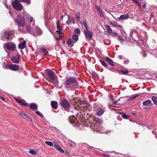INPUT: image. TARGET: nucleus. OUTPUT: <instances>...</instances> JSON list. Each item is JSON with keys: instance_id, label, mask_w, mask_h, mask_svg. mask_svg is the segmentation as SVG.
<instances>
[{"instance_id": "1", "label": "nucleus", "mask_w": 157, "mask_h": 157, "mask_svg": "<svg viewBox=\"0 0 157 157\" xmlns=\"http://www.w3.org/2000/svg\"><path fill=\"white\" fill-rule=\"evenodd\" d=\"M48 77L51 79L49 82L53 83L55 85H58L59 83L57 80V76L55 75L54 72L49 71L48 72Z\"/></svg>"}, {"instance_id": "2", "label": "nucleus", "mask_w": 157, "mask_h": 157, "mask_svg": "<svg viewBox=\"0 0 157 157\" xmlns=\"http://www.w3.org/2000/svg\"><path fill=\"white\" fill-rule=\"evenodd\" d=\"M15 21L19 27H24L25 25V19L23 16L21 15H18Z\"/></svg>"}, {"instance_id": "3", "label": "nucleus", "mask_w": 157, "mask_h": 157, "mask_svg": "<svg viewBox=\"0 0 157 157\" xmlns=\"http://www.w3.org/2000/svg\"><path fill=\"white\" fill-rule=\"evenodd\" d=\"M73 83H75L76 85L78 84L76 79L75 77L70 78L67 79L64 83V85L66 88H69L71 85Z\"/></svg>"}, {"instance_id": "4", "label": "nucleus", "mask_w": 157, "mask_h": 157, "mask_svg": "<svg viewBox=\"0 0 157 157\" xmlns=\"http://www.w3.org/2000/svg\"><path fill=\"white\" fill-rule=\"evenodd\" d=\"M27 31L31 34H32L34 36H38L39 34V31L38 28H36L32 31L31 28L29 26H26Z\"/></svg>"}, {"instance_id": "5", "label": "nucleus", "mask_w": 157, "mask_h": 157, "mask_svg": "<svg viewBox=\"0 0 157 157\" xmlns=\"http://www.w3.org/2000/svg\"><path fill=\"white\" fill-rule=\"evenodd\" d=\"M3 48L6 52H7L6 49L11 51H14L15 49L16 46L12 42H8L4 44Z\"/></svg>"}, {"instance_id": "6", "label": "nucleus", "mask_w": 157, "mask_h": 157, "mask_svg": "<svg viewBox=\"0 0 157 157\" xmlns=\"http://www.w3.org/2000/svg\"><path fill=\"white\" fill-rule=\"evenodd\" d=\"M13 7L18 11H21L22 10L23 6L20 3L18 0H14L12 3Z\"/></svg>"}, {"instance_id": "7", "label": "nucleus", "mask_w": 157, "mask_h": 157, "mask_svg": "<svg viewBox=\"0 0 157 157\" xmlns=\"http://www.w3.org/2000/svg\"><path fill=\"white\" fill-rule=\"evenodd\" d=\"M19 114L21 116L25 119L28 120L29 121H30L32 122L33 123L34 120L32 119V118L29 116L27 114L25 113L21 112L19 113Z\"/></svg>"}, {"instance_id": "8", "label": "nucleus", "mask_w": 157, "mask_h": 157, "mask_svg": "<svg viewBox=\"0 0 157 157\" xmlns=\"http://www.w3.org/2000/svg\"><path fill=\"white\" fill-rule=\"evenodd\" d=\"M6 67L9 68L11 70L14 71H17L18 70L19 66L17 64H6Z\"/></svg>"}, {"instance_id": "9", "label": "nucleus", "mask_w": 157, "mask_h": 157, "mask_svg": "<svg viewBox=\"0 0 157 157\" xmlns=\"http://www.w3.org/2000/svg\"><path fill=\"white\" fill-rule=\"evenodd\" d=\"M60 104L62 106L66 109H67V110L68 111H69L68 108L70 106V105L68 102L66 100H62L60 102Z\"/></svg>"}, {"instance_id": "10", "label": "nucleus", "mask_w": 157, "mask_h": 157, "mask_svg": "<svg viewBox=\"0 0 157 157\" xmlns=\"http://www.w3.org/2000/svg\"><path fill=\"white\" fill-rule=\"evenodd\" d=\"M84 34L86 38L89 40H90L92 37V33L89 31L88 29L84 31Z\"/></svg>"}, {"instance_id": "11", "label": "nucleus", "mask_w": 157, "mask_h": 157, "mask_svg": "<svg viewBox=\"0 0 157 157\" xmlns=\"http://www.w3.org/2000/svg\"><path fill=\"white\" fill-rule=\"evenodd\" d=\"M53 143L54 144V147L55 148L62 153H64V150L58 144L57 142H54Z\"/></svg>"}, {"instance_id": "12", "label": "nucleus", "mask_w": 157, "mask_h": 157, "mask_svg": "<svg viewBox=\"0 0 157 157\" xmlns=\"http://www.w3.org/2000/svg\"><path fill=\"white\" fill-rule=\"evenodd\" d=\"M20 59V56L18 54L12 58L11 60L13 63H17L19 62Z\"/></svg>"}, {"instance_id": "13", "label": "nucleus", "mask_w": 157, "mask_h": 157, "mask_svg": "<svg viewBox=\"0 0 157 157\" xmlns=\"http://www.w3.org/2000/svg\"><path fill=\"white\" fill-rule=\"evenodd\" d=\"M67 15L68 17V20L66 21V24L69 25L72 23L74 24L75 22V18L73 17L70 18L68 15Z\"/></svg>"}, {"instance_id": "14", "label": "nucleus", "mask_w": 157, "mask_h": 157, "mask_svg": "<svg viewBox=\"0 0 157 157\" xmlns=\"http://www.w3.org/2000/svg\"><path fill=\"white\" fill-rule=\"evenodd\" d=\"M129 17V16L127 14L121 15L119 18L118 20L119 21L128 19Z\"/></svg>"}, {"instance_id": "15", "label": "nucleus", "mask_w": 157, "mask_h": 157, "mask_svg": "<svg viewBox=\"0 0 157 157\" xmlns=\"http://www.w3.org/2000/svg\"><path fill=\"white\" fill-rule=\"evenodd\" d=\"M41 51L42 54H41V55H40V56H41L44 57L48 54V52L45 48H41Z\"/></svg>"}, {"instance_id": "16", "label": "nucleus", "mask_w": 157, "mask_h": 157, "mask_svg": "<svg viewBox=\"0 0 157 157\" xmlns=\"http://www.w3.org/2000/svg\"><path fill=\"white\" fill-rule=\"evenodd\" d=\"M76 42H74L72 41L71 39H69L67 40V43L68 46L71 47L74 45V44Z\"/></svg>"}, {"instance_id": "17", "label": "nucleus", "mask_w": 157, "mask_h": 157, "mask_svg": "<svg viewBox=\"0 0 157 157\" xmlns=\"http://www.w3.org/2000/svg\"><path fill=\"white\" fill-rule=\"evenodd\" d=\"M26 44V41L24 40L23 42L19 44L18 48L20 49H23L25 47Z\"/></svg>"}, {"instance_id": "18", "label": "nucleus", "mask_w": 157, "mask_h": 157, "mask_svg": "<svg viewBox=\"0 0 157 157\" xmlns=\"http://www.w3.org/2000/svg\"><path fill=\"white\" fill-rule=\"evenodd\" d=\"M51 105L52 108L56 109L58 107V103L56 101H52L51 102Z\"/></svg>"}, {"instance_id": "19", "label": "nucleus", "mask_w": 157, "mask_h": 157, "mask_svg": "<svg viewBox=\"0 0 157 157\" xmlns=\"http://www.w3.org/2000/svg\"><path fill=\"white\" fill-rule=\"evenodd\" d=\"M95 110L96 111V112L98 116L101 115L104 113L103 110L100 108L99 109L97 108V109H95Z\"/></svg>"}, {"instance_id": "20", "label": "nucleus", "mask_w": 157, "mask_h": 157, "mask_svg": "<svg viewBox=\"0 0 157 157\" xmlns=\"http://www.w3.org/2000/svg\"><path fill=\"white\" fill-rule=\"evenodd\" d=\"M57 31H56L57 32V33H60L61 32H63V29L62 27L59 25L58 22H57Z\"/></svg>"}, {"instance_id": "21", "label": "nucleus", "mask_w": 157, "mask_h": 157, "mask_svg": "<svg viewBox=\"0 0 157 157\" xmlns=\"http://www.w3.org/2000/svg\"><path fill=\"white\" fill-rule=\"evenodd\" d=\"M96 9L97 11L98 12L100 16L101 17H104V15L103 14L101 10L100 9V7L98 6H96Z\"/></svg>"}, {"instance_id": "22", "label": "nucleus", "mask_w": 157, "mask_h": 157, "mask_svg": "<svg viewBox=\"0 0 157 157\" xmlns=\"http://www.w3.org/2000/svg\"><path fill=\"white\" fill-rule=\"evenodd\" d=\"M19 103L24 106H28L29 105V104L25 100L22 99L20 100Z\"/></svg>"}, {"instance_id": "23", "label": "nucleus", "mask_w": 157, "mask_h": 157, "mask_svg": "<svg viewBox=\"0 0 157 157\" xmlns=\"http://www.w3.org/2000/svg\"><path fill=\"white\" fill-rule=\"evenodd\" d=\"M106 59L107 62L111 66H113V61L110 58L108 57H106Z\"/></svg>"}, {"instance_id": "24", "label": "nucleus", "mask_w": 157, "mask_h": 157, "mask_svg": "<svg viewBox=\"0 0 157 157\" xmlns=\"http://www.w3.org/2000/svg\"><path fill=\"white\" fill-rule=\"evenodd\" d=\"M29 108L32 110H36L37 109V106L35 104L31 103L30 105Z\"/></svg>"}, {"instance_id": "25", "label": "nucleus", "mask_w": 157, "mask_h": 157, "mask_svg": "<svg viewBox=\"0 0 157 157\" xmlns=\"http://www.w3.org/2000/svg\"><path fill=\"white\" fill-rule=\"evenodd\" d=\"M110 24L112 25L115 27H120L121 28H122V27L120 25L117 23L116 21H112L111 22Z\"/></svg>"}, {"instance_id": "26", "label": "nucleus", "mask_w": 157, "mask_h": 157, "mask_svg": "<svg viewBox=\"0 0 157 157\" xmlns=\"http://www.w3.org/2000/svg\"><path fill=\"white\" fill-rule=\"evenodd\" d=\"M105 27L107 29V32L110 34L112 33V31L111 29L107 25H105Z\"/></svg>"}, {"instance_id": "27", "label": "nucleus", "mask_w": 157, "mask_h": 157, "mask_svg": "<svg viewBox=\"0 0 157 157\" xmlns=\"http://www.w3.org/2000/svg\"><path fill=\"white\" fill-rule=\"evenodd\" d=\"M151 101L150 100H147L146 101L143 102V104L144 105H148L151 103Z\"/></svg>"}, {"instance_id": "28", "label": "nucleus", "mask_w": 157, "mask_h": 157, "mask_svg": "<svg viewBox=\"0 0 157 157\" xmlns=\"http://www.w3.org/2000/svg\"><path fill=\"white\" fill-rule=\"evenodd\" d=\"M58 33L59 34V36L56 38V39L57 40H59L62 39L63 33V32H61L60 33Z\"/></svg>"}, {"instance_id": "29", "label": "nucleus", "mask_w": 157, "mask_h": 157, "mask_svg": "<svg viewBox=\"0 0 157 157\" xmlns=\"http://www.w3.org/2000/svg\"><path fill=\"white\" fill-rule=\"evenodd\" d=\"M94 120L95 122L98 124L102 123L103 122L101 120L97 117L94 118Z\"/></svg>"}, {"instance_id": "30", "label": "nucleus", "mask_w": 157, "mask_h": 157, "mask_svg": "<svg viewBox=\"0 0 157 157\" xmlns=\"http://www.w3.org/2000/svg\"><path fill=\"white\" fill-rule=\"evenodd\" d=\"M151 100L153 101L154 104L157 105V97L155 96H152L151 97Z\"/></svg>"}, {"instance_id": "31", "label": "nucleus", "mask_w": 157, "mask_h": 157, "mask_svg": "<svg viewBox=\"0 0 157 157\" xmlns=\"http://www.w3.org/2000/svg\"><path fill=\"white\" fill-rule=\"evenodd\" d=\"M70 121L71 123L74 124L76 122V121L75 120V118H74L72 116L70 117Z\"/></svg>"}, {"instance_id": "32", "label": "nucleus", "mask_w": 157, "mask_h": 157, "mask_svg": "<svg viewBox=\"0 0 157 157\" xmlns=\"http://www.w3.org/2000/svg\"><path fill=\"white\" fill-rule=\"evenodd\" d=\"M139 95H140V94H139V95L135 94V95H132V96L128 98V101H130L132 100H133V99H134V98H136L137 97H138Z\"/></svg>"}, {"instance_id": "33", "label": "nucleus", "mask_w": 157, "mask_h": 157, "mask_svg": "<svg viewBox=\"0 0 157 157\" xmlns=\"http://www.w3.org/2000/svg\"><path fill=\"white\" fill-rule=\"evenodd\" d=\"M72 39L75 42H77L78 39V36L76 34H74L72 36Z\"/></svg>"}, {"instance_id": "34", "label": "nucleus", "mask_w": 157, "mask_h": 157, "mask_svg": "<svg viewBox=\"0 0 157 157\" xmlns=\"http://www.w3.org/2000/svg\"><path fill=\"white\" fill-rule=\"evenodd\" d=\"M80 13L79 12H77L75 13V16L76 17L77 20L80 21Z\"/></svg>"}, {"instance_id": "35", "label": "nucleus", "mask_w": 157, "mask_h": 157, "mask_svg": "<svg viewBox=\"0 0 157 157\" xmlns=\"http://www.w3.org/2000/svg\"><path fill=\"white\" fill-rule=\"evenodd\" d=\"M4 34L5 35L6 38L8 40L9 39L10 35L8 31H5L4 32Z\"/></svg>"}, {"instance_id": "36", "label": "nucleus", "mask_w": 157, "mask_h": 157, "mask_svg": "<svg viewBox=\"0 0 157 157\" xmlns=\"http://www.w3.org/2000/svg\"><path fill=\"white\" fill-rule=\"evenodd\" d=\"M99 61L103 66L106 67H107V65L103 60L101 59L99 60Z\"/></svg>"}, {"instance_id": "37", "label": "nucleus", "mask_w": 157, "mask_h": 157, "mask_svg": "<svg viewBox=\"0 0 157 157\" xmlns=\"http://www.w3.org/2000/svg\"><path fill=\"white\" fill-rule=\"evenodd\" d=\"M121 71V74L124 75H126L128 73V71L126 69H122Z\"/></svg>"}, {"instance_id": "38", "label": "nucleus", "mask_w": 157, "mask_h": 157, "mask_svg": "<svg viewBox=\"0 0 157 157\" xmlns=\"http://www.w3.org/2000/svg\"><path fill=\"white\" fill-rule=\"evenodd\" d=\"M80 30L78 28H76L74 30V32L77 34L79 35L80 33Z\"/></svg>"}, {"instance_id": "39", "label": "nucleus", "mask_w": 157, "mask_h": 157, "mask_svg": "<svg viewBox=\"0 0 157 157\" xmlns=\"http://www.w3.org/2000/svg\"><path fill=\"white\" fill-rule=\"evenodd\" d=\"M45 143L47 145L50 146H53V144L52 142L49 141H45Z\"/></svg>"}, {"instance_id": "40", "label": "nucleus", "mask_w": 157, "mask_h": 157, "mask_svg": "<svg viewBox=\"0 0 157 157\" xmlns=\"http://www.w3.org/2000/svg\"><path fill=\"white\" fill-rule=\"evenodd\" d=\"M29 152L33 155H35L36 153V150L34 151L33 149L30 150L29 151Z\"/></svg>"}, {"instance_id": "41", "label": "nucleus", "mask_w": 157, "mask_h": 157, "mask_svg": "<svg viewBox=\"0 0 157 157\" xmlns=\"http://www.w3.org/2000/svg\"><path fill=\"white\" fill-rule=\"evenodd\" d=\"M129 116L127 115L125 113H123L122 115V117L125 119H128L129 117Z\"/></svg>"}, {"instance_id": "42", "label": "nucleus", "mask_w": 157, "mask_h": 157, "mask_svg": "<svg viewBox=\"0 0 157 157\" xmlns=\"http://www.w3.org/2000/svg\"><path fill=\"white\" fill-rule=\"evenodd\" d=\"M118 40L121 42V43H122L124 41V39H122L121 37L120 36H118Z\"/></svg>"}, {"instance_id": "43", "label": "nucleus", "mask_w": 157, "mask_h": 157, "mask_svg": "<svg viewBox=\"0 0 157 157\" xmlns=\"http://www.w3.org/2000/svg\"><path fill=\"white\" fill-rule=\"evenodd\" d=\"M69 144L72 146H74L75 145V143L74 142L72 141L71 140L69 141L68 142Z\"/></svg>"}, {"instance_id": "44", "label": "nucleus", "mask_w": 157, "mask_h": 157, "mask_svg": "<svg viewBox=\"0 0 157 157\" xmlns=\"http://www.w3.org/2000/svg\"><path fill=\"white\" fill-rule=\"evenodd\" d=\"M22 2L27 3L28 5L31 3L30 0H22Z\"/></svg>"}, {"instance_id": "45", "label": "nucleus", "mask_w": 157, "mask_h": 157, "mask_svg": "<svg viewBox=\"0 0 157 157\" xmlns=\"http://www.w3.org/2000/svg\"><path fill=\"white\" fill-rule=\"evenodd\" d=\"M83 25L84 26V27L86 28V29H88L87 27V25H86V21H84V20L83 21Z\"/></svg>"}, {"instance_id": "46", "label": "nucleus", "mask_w": 157, "mask_h": 157, "mask_svg": "<svg viewBox=\"0 0 157 157\" xmlns=\"http://www.w3.org/2000/svg\"><path fill=\"white\" fill-rule=\"evenodd\" d=\"M129 61L128 59H126L124 61V64H128L129 63Z\"/></svg>"}, {"instance_id": "47", "label": "nucleus", "mask_w": 157, "mask_h": 157, "mask_svg": "<svg viewBox=\"0 0 157 157\" xmlns=\"http://www.w3.org/2000/svg\"><path fill=\"white\" fill-rule=\"evenodd\" d=\"M92 75L94 76H96V77H97L98 76V74L96 73L95 72H93L92 74Z\"/></svg>"}, {"instance_id": "48", "label": "nucleus", "mask_w": 157, "mask_h": 157, "mask_svg": "<svg viewBox=\"0 0 157 157\" xmlns=\"http://www.w3.org/2000/svg\"><path fill=\"white\" fill-rule=\"evenodd\" d=\"M29 20L31 22H32L33 21V18L32 17H30Z\"/></svg>"}, {"instance_id": "49", "label": "nucleus", "mask_w": 157, "mask_h": 157, "mask_svg": "<svg viewBox=\"0 0 157 157\" xmlns=\"http://www.w3.org/2000/svg\"><path fill=\"white\" fill-rule=\"evenodd\" d=\"M113 34L114 35L116 36H117V33L116 32H113Z\"/></svg>"}, {"instance_id": "50", "label": "nucleus", "mask_w": 157, "mask_h": 157, "mask_svg": "<svg viewBox=\"0 0 157 157\" xmlns=\"http://www.w3.org/2000/svg\"><path fill=\"white\" fill-rule=\"evenodd\" d=\"M89 148L90 149H92V150H94V149H95V148L93 147H91V146H89Z\"/></svg>"}, {"instance_id": "51", "label": "nucleus", "mask_w": 157, "mask_h": 157, "mask_svg": "<svg viewBox=\"0 0 157 157\" xmlns=\"http://www.w3.org/2000/svg\"><path fill=\"white\" fill-rule=\"evenodd\" d=\"M133 2H135L137 4L138 2H139V1L138 0H132Z\"/></svg>"}, {"instance_id": "52", "label": "nucleus", "mask_w": 157, "mask_h": 157, "mask_svg": "<svg viewBox=\"0 0 157 157\" xmlns=\"http://www.w3.org/2000/svg\"><path fill=\"white\" fill-rule=\"evenodd\" d=\"M146 6V4H144V5H142V8L143 9H144L145 8Z\"/></svg>"}, {"instance_id": "53", "label": "nucleus", "mask_w": 157, "mask_h": 157, "mask_svg": "<svg viewBox=\"0 0 157 157\" xmlns=\"http://www.w3.org/2000/svg\"><path fill=\"white\" fill-rule=\"evenodd\" d=\"M118 57L120 59H123V58H122V56L121 55L118 56Z\"/></svg>"}, {"instance_id": "54", "label": "nucleus", "mask_w": 157, "mask_h": 157, "mask_svg": "<svg viewBox=\"0 0 157 157\" xmlns=\"http://www.w3.org/2000/svg\"><path fill=\"white\" fill-rule=\"evenodd\" d=\"M15 100L16 101L18 102V103H19V101H20V100H18V99H17L16 98H15Z\"/></svg>"}, {"instance_id": "55", "label": "nucleus", "mask_w": 157, "mask_h": 157, "mask_svg": "<svg viewBox=\"0 0 157 157\" xmlns=\"http://www.w3.org/2000/svg\"><path fill=\"white\" fill-rule=\"evenodd\" d=\"M5 2H6L5 1L4 5H5V6L7 9V8H8V6L5 3Z\"/></svg>"}, {"instance_id": "56", "label": "nucleus", "mask_w": 157, "mask_h": 157, "mask_svg": "<svg viewBox=\"0 0 157 157\" xmlns=\"http://www.w3.org/2000/svg\"><path fill=\"white\" fill-rule=\"evenodd\" d=\"M137 4H138V5L139 6H141L140 3L139 2H138V3H137Z\"/></svg>"}, {"instance_id": "57", "label": "nucleus", "mask_w": 157, "mask_h": 157, "mask_svg": "<svg viewBox=\"0 0 157 157\" xmlns=\"http://www.w3.org/2000/svg\"><path fill=\"white\" fill-rule=\"evenodd\" d=\"M117 101H113V104H116L117 103Z\"/></svg>"}, {"instance_id": "58", "label": "nucleus", "mask_w": 157, "mask_h": 157, "mask_svg": "<svg viewBox=\"0 0 157 157\" xmlns=\"http://www.w3.org/2000/svg\"><path fill=\"white\" fill-rule=\"evenodd\" d=\"M40 116L42 117H43V115L40 113Z\"/></svg>"}, {"instance_id": "59", "label": "nucleus", "mask_w": 157, "mask_h": 157, "mask_svg": "<svg viewBox=\"0 0 157 157\" xmlns=\"http://www.w3.org/2000/svg\"><path fill=\"white\" fill-rule=\"evenodd\" d=\"M36 114H37V115H39V112L38 111H36Z\"/></svg>"}, {"instance_id": "60", "label": "nucleus", "mask_w": 157, "mask_h": 157, "mask_svg": "<svg viewBox=\"0 0 157 157\" xmlns=\"http://www.w3.org/2000/svg\"><path fill=\"white\" fill-rule=\"evenodd\" d=\"M43 33V32L42 30H41L40 29V35L41 34H42Z\"/></svg>"}, {"instance_id": "61", "label": "nucleus", "mask_w": 157, "mask_h": 157, "mask_svg": "<svg viewBox=\"0 0 157 157\" xmlns=\"http://www.w3.org/2000/svg\"><path fill=\"white\" fill-rule=\"evenodd\" d=\"M0 98H1V99L2 100H4L5 99L4 98L2 97H0Z\"/></svg>"}, {"instance_id": "62", "label": "nucleus", "mask_w": 157, "mask_h": 157, "mask_svg": "<svg viewBox=\"0 0 157 157\" xmlns=\"http://www.w3.org/2000/svg\"><path fill=\"white\" fill-rule=\"evenodd\" d=\"M41 73L42 74V75H43V76H44V74L43 73L41 72Z\"/></svg>"}, {"instance_id": "63", "label": "nucleus", "mask_w": 157, "mask_h": 157, "mask_svg": "<svg viewBox=\"0 0 157 157\" xmlns=\"http://www.w3.org/2000/svg\"><path fill=\"white\" fill-rule=\"evenodd\" d=\"M65 16V15L62 16V18H61V19H62V20H63V17H64V16Z\"/></svg>"}, {"instance_id": "64", "label": "nucleus", "mask_w": 157, "mask_h": 157, "mask_svg": "<svg viewBox=\"0 0 157 157\" xmlns=\"http://www.w3.org/2000/svg\"><path fill=\"white\" fill-rule=\"evenodd\" d=\"M110 132V131H107V132H106L105 134H108V133L107 132Z\"/></svg>"}]
</instances>
